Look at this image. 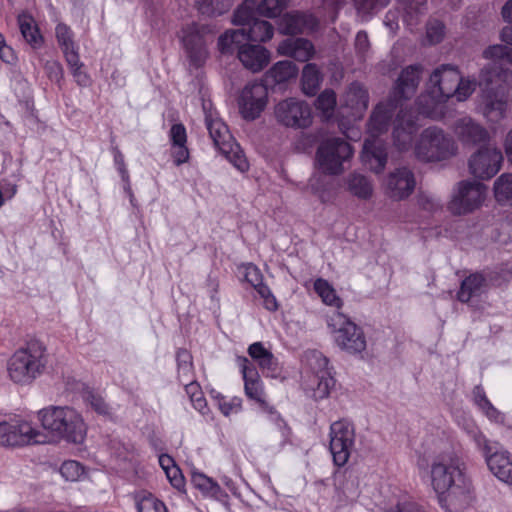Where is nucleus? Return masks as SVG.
I'll return each mask as SVG.
<instances>
[{
	"label": "nucleus",
	"mask_w": 512,
	"mask_h": 512,
	"mask_svg": "<svg viewBox=\"0 0 512 512\" xmlns=\"http://www.w3.org/2000/svg\"><path fill=\"white\" fill-rule=\"evenodd\" d=\"M396 108L397 103L392 99L379 103L374 108L368 122L370 138L364 142L361 159L375 173L382 172L387 163L385 144L377 137L387 131L389 121Z\"/></svg>",
	"instance_id": "1"
},
{
	"label": "nucleus",
	"mask_w": 512,
	"mask_h": 512,
	"mask_svg": "<svg viewBox=\"0 0 512 512\" xmlns=\"http://www.w3.org/2000/svg\"><path fill=\"white\" fill-rule=\"evenodd\" d=\"M48 362L45 344L36 339L30 340L9 358L8 376L16 384L29 385L44 373Z\"/></svg>",
	"instance_id": "2"
},
{
	"label": "nucleus",
	"mask_w": 512,
	"mask_h": 512,
	"mask_svg": "<svg viewBox=\"0 0 512 512\" xmlns=\"http://www.w3.org/2000/svg\"><path fill=\"white\" fill-rule=\"evenodd\" d=\"M43 428L53 436L75 444L86 437L87 426L82 415L69 406H52L39 412Z\"/></svg>",
	"instance_id": "3"
},
{
	"label": "nucleus",
	"mask_w": 512,
	"mask_h": 512,
	"mask_svg": "<svg viewBox=\"0 0 512 512\" xmlns=\"http://www.w3.org/2000/svg\"><path fill=\"white\" fill-rule=\"evenodd\" d=\"M459 74L458 68L451 64H442L433 70L427 83L428 94L417 99L421 114L431 118L437 116L438 105L452 97Z\"/></svg>",
	"instance_id": "4"
},
{
	"label": "nucleus",
	"mask_w": 512,
	"mask_h": 512,
	"mask_svg": "<svg viewBox=\"0 0 512 512\" xmlns=\"http://www.w3.org/2000/svg\"><path fill=\"white\" fill-rule=\"evenodd\" d=\"M457 153L454 139L436 126L424 129L414 146L416 158L426 163L445 161Z\"/></svg>",
	"instance_id": "5"
},
{
	"label": "nucleus",
	"mask_w": 512,
	"mask_h": 512,
	"mask_svg": "<svg viewBox=\"0 0 512 512\" xmlns=\"http://www.w3.org/2000/svg\"><path fill=\"white\" fill-rule=\"evenodd\" d=\"M326 324L341 349L350 354L361 353L366 349V339L362 329L344 313H327Z\"/></svg>",
	"instance_id": "6"
},
{
	"label": "nucleus",
	"mask_w": 512,
	"mask_h": 512,
	"mask_svg": "<svg viewBox=\"0 0 512 512\" xmlns=\"http://www.w3.org/2000/svg\"><path fill=\"white\" fill-rule=\"evenodd\" d=\"M205 121L214 146L235 168L241 172L247 171L249 163L242 149L231 136L226 124L218 118H213L211 114L206 115Z\"/></svg>",
	"instance_id": "7"
},
{
	"label": "nucleus",
	"mask_w": 512,
	"mask_h": 512,
	"mask_svg": "<svg viewBox=\"0 0 512 512\" xmlns=\"http://www.w3.org/2000/svg\"><path fill=\"white\" fill-rule=\"evenodd\" d=\"M466 477L464 462L452 451L438 455L431 464V484L438 494Z\"/></svg>",
	"instance_id": "8"
},
{
	"label": "nucleus",
	"mask_w": 512,
	"mask_h": 512,
	"mask_svg": "<svg viewBox=\"0 0 512 512\" xmlns=\"http://www.w3.org/2000/svg\"><path fill=\"white\" fill-rule=\"evenodd\" d=\"M43 442V434L28 421L18 417L0 421V446L19 447Z\"/></svg>",
	"instance_id": "9"
},
{
	"label": "nucleus",
	"mask_w": 512,
	"mask_h": 512,
	"mask_svg": "<svg viewBox=\"0 0 512 512\" xmlns=\"http://www.w3.org/2000/svg\"><path fill=\"white\" fill-rule=\"evenodd\" d=\"M276 121L294 129H306L313 122L311 106L297 98H287L276 104L274 108Z\"/></svg>",
	"instance_id": "10"
},
{
	"label": "nucleus",
	"mask_w": 512,
	"mask_h": 512,
	"mask_svg": "<svg viewBox=\"0 0 512 512\" xmlns=\"http://www.w3.org/2000/svg\"><path fill=\"white\" fill-rule=\"evenodd\" d=\"M486 187L480 182L463 180L457 183L449 210L455 215H465L478 209L485 199Z\"/></svg>",
	"instance_id": "11"
},
{
	"label": "nucleus",
	"mask_w": 512,
	"mask_h": 512,
	"mask_svg": "<svg viewBox=\"0 0 512 512\" xmlns=\"http://www.w3.org/2000/svg\"><path fill=\"white\" fill-rule=\"evenodd\" d=\"M502 163V151L496 145L484 144L470 155L467 164L473 177L488 180L499 172Z\"/></svg>",
	"instance_id": "12"
},
{
	"label": "nucleus",
	"mask_w": 512,
	"mask_h": 512,
	"mask_svg": "<svg viewBox=\"0 0 512 512\" xmlns=\"http://www.w3.org/2000/svg\"><path fill=\"white\" fill-rule=\"evenodd\" d=\"M482 91L512 101V70L501 64L490 63L479 72Z\"/></svg>",
	"instance_id": "13"
},
{
	"label": "nucleus",
	"mask_w": 512,
	"mask_h": 512,
	"mask_svg": "<svg viewBox=\"0 0 512 512\" xmlns=\"http://www.w3.org/2000/svg\"><path fill=\"white\" fill-rule=\"evenodd\" d=\"M355 444V429L352 423L339 420L330 426V452L337 466L347 463Z\"/></svg>",
	"instance_id": "14"
},
{
	"label": "nucleus",
	"mask_w": 512,
	"mask_h": 512,
	"mask_svg": "<svg viewBox=\"0 0 512 512\" xmlns=\"http://www.w3.org/2000/svg\"><path fill=\"white\" fill-rule=\"evenodd\" d=\"M212 33L207 25L192 23L182 29L181 40L192 65L200 67L208 58L206 36Z\"/></svg>",
	"instance_id": "15"
},
{
	"label": "nucleus",
	"mask_w": 512,
	"mask_h": 512,
	"mask_svg": "<svg viewBox=\"0 0 512 512\" xmlns=\"http://www.w3.org/2000/svg\"><path fill=\"white\" fill-rule=\"evenodd\" d=\"M353 156V149L341 138H330L322 141V172L340 174L343 163Z\"/></svg>",
	"instance_id": "16"
},
{
	"label": "nucleus",
	"mask_w": 512,
	"mask_h": 512,
	"mask_svg": "<svg viewBox=\"0 0 512 512\" xmlns=\"http://www.w3.org/2000/svg\"><path fill=\"white\" fill-rule=\"evenodd\" d=\"M438 495L441 506L448 512H463L473 500L472 482L468 477L459 478V482Z\"/></svg>",
	"instance_id": "17"
},
{
	"label": "nucleus",
	"mask_w": 512,
	"mask_h": 512,
	"mask_svg": "<svg viewBox=\"0 0 512 512\" xmlns=\"http://www.w3.org/2000/svg\"><path fill=\"white\" fill-rule=\"evenodd\" d=\"M267 87L259 82L247 84L242 90L239 99V108L242 116L247 120H254L260 116L267 104Z\"/></svg>",
	"instance_id": "18"
},
{
	"label": "nucleus",
	"mask_w": 512,
	"mask_h": 512,
	"mask_svg": "<svg viewBox=\"0 0 512 512\" xmlns=\"http://www.w3.org/2000/svg\"><path fill=\"white\" fill-rule=\"evenodd\" d=\"M417 130L418 125L414 113L401 108L393 123V141L398 150L406 151L411 147L413 136Z\"/></svg>",
	"instance_id": "19"
},
{
	"label": "nucleus",
	"mask_w": 512,
	"mask_h": 512,
	"mask_svg": "<svg viewBox=\"0 0 512 512\" xmlns=\"http://www.w3.org/2000/svg\"><path fill=\"white\" fill-rule=\"evenodd\" d=\"M453 132L463 145L475 146L485 144L490 140L488 130L482 124L468 116L455 121Z\"/></svg>",
	"instance_id": "20"
},
{
	"label": "nucleus",
	"mask_w": 512,
	"mask_h": 512,
	"mask_svg": "<svg viewBox=\"0 0 512 512\" xmlns=\"http://www.w3.org/2000/svg\"><path fill=\"white\" fill-rule=\"evenodd\" d=\"M511 103L512 101L481 90L478 109L487 122L497 124L507 118Z\"/></svg>",
	"instance_id": "21"
},
{
	"label": "nucleus",
	"mask_w": 512,
	"mask_h": 512,
	"mask_svg": "<svg viewBox=\"0 0 512 512\" xmlns=\"http://www.w3.org/2000/svg\"><path fill=\"white\" fill-rule=\"evenodd\" d=\"M416 181L413 172L406 168H398L387 180V193L394 200L407 198L415 189Z\"/></svg>",
	"instance_id": "22"
},
{
	"label": "nucleus",
	"mask_w": 512,
	"mask_h": 512,
	"mask_svg": "<svg viewBox=\"0 0 512 512\" xmlns=\"http://www.w3.org/2000/svg\"><path fill=\"white\" fill-rule=\"evenodd\" d=\"M421 73V65H410L401 71L393 90L395 103L401 99H409L415 94L420 83Z\"/></svg>",
	"instance_id": "23"
},
{
	"label": "nucleus",
	"mask_w": 512,
	"mask_h": 512,
	"mask_svg": "<svg viewBox=\"0 0 512 512\" xmlns=\"http://www.w3.org/2000/svg\"><path fill=\"white\" fill-rule=\"evenodd\" d=\"M238 59L246 69L258 73L269 64L271 54L263 46L244 43L239 47Z\"/></svg>",
	"instance_id": "24"
},
{
	"label": "nucleus",
	"mask_w": 512,
	"mask_h": 512,
	"mask_svg": "<svg viewBox=\"0 0 512 512\" xmlns=\"http://www.w3.org/2000/svg\"><path fill=\"white\" fill-rule=\"evenodd\" d=\"M277 53L299 62H307L314 56L315 48L307 39L287 38L279 43Z\"/></svg>",
	"instance_id": "25"
},
{
	"label": "nucleus",
	"mask_w": 512,
	"mask_h": 512,
	"mask_svg": "<svg viewBox=\"0 0 512 512\" xmlns=\"http://www.w3.org/2000/svg\"><path fill=\"white\" fill-rule=\"evenodd\" d=\"M244 279L251 284L263 300V305L270 311L278 308L277 301L270 288L263 283V276L259 268L251 263L243 266Z\"/></svg>",
	"instance_id": "26"
},
{
	"label": "nucleus",
	"mask_w": 512,
	"mask_h": 512,
	"mask_svg": "<svg viewBox=\"0 0 512 512\" xmlns=\"http://www.w3.org/2000/svg\"><path fill=\"white\" fill-rule=\"evenodd\" d=\"M241 370L246 396L259 403L266 411L274 413L273 407L269 406L265 401L263 385L257 373L248 365V360L246 358L244 359V364L242 365Z\"/></svg>",
	"instance_id": "27"
},
{
	"label": "nucleus",
	"mask_w": 512,
	"mask_h": 512,
	"mask_svg": "<svg viewBox=\"0 0 512 512\" xmlns=\"http://www.w3.org/2000/svg\"><path fill=\"white\" fill-rule=\"evenodd\" d=\"M368 90L359 82H353L347 88L343 96V105L351 109L353 117H361L368 108Z\"/></svg>",
	"instance_id": "28"
},
{
	"label": "nucleus",
	"mask_w": 512,
	"mask_h": 512,
	"mask_svg": "<svg viewBox=\"0 0 512 512\" xmlns=\"http://www.w3.org/2000/svg\"><path fill=\"white\" fill-rule=\"evenodd\" d=\"M486 463L498 480L512 486V454L508 451H495Z\"/></svg>",
	"instance_id": "29"
},
{
	"label": "nucleus",
	"mask_w": 512,
	"mask_h": 512,
	"mask_svg": "<svg viewBox=\"0 0 512 512\" xmlns=\"http://www.w3.org/2000/svg\"><path fill=\"white\" fill-rule=\"evenodd\" d=\"M301 90L308 97H317L320 100V69L315 63H307L301 74Z\"/></svg>",
	"instance_id": "30"
},
{
	"label": "nucleus",
	"mask_w": 512,
	"mask_h": 512,
	"mask_svg": "<svg viewBox=\"0 0 512 512\" xmlns=\"http://www.w3.org/2000/svg\"><path fill=\"white\" fill-rule=\"evenodd\" d=\"M310 27V17L300 12L283 15L279 23V31L284 35L303 33Z\"/></svg>",
	"instance_id": "31"
},
{
	"label": "nucleus",
	"mask_w": 512,
	"mask_h": 512,
	"mask_svg": "<svg viewBox=\"0 0 512 512\" xmlns=\"http://www.w3.org/2000/svg\"><path fill=\"white\" fill-rule=\"evenodd\" d=\"M486 288L487 282L484 276L475 273L462 281L457 297L461 302H468L472 297L479 296Z\"/></svg>",
	"instance_id": "32"
},
{
	"label": "nucleus",
	"mask_w": 512,
	"mask_h": 512,
	"mask_svg": "<svg viewBox=\"0 0 512 512\" xmlns=\"http://www.w3.org/2000/svg\"><path fill=\"white\" fill-rule=\"evenodd\" d=\"M18 25L24 40L34 49L41 47L43 37L34 19L27 14H20L18 16Z\"/></svg>",
	"instance_id": "33"
},
{
	"label": "nucleus",
	"mask_w": 512,
	"mask_h": 512,
	"mask_svg": "<svg viewBox=\"0 0 512 512\" xmlns=\"http://www.w3.org/2000/svg\"><path fill=\"white\" fill-rule=\"evenodd\" d=\"M245 28L228 30L218 38V49L221 54H232L239 47L244 45Z\"/></svg>",
	"instance_id": "34"
},
{
	"label": "nucleus",
	"mask_w": 512,
	"mask_h": 512,
	"mask_svg": "<svg viewBox=\"0 0 512 512\" xmlns=\"http://www.w3.org/2000/svg\"><path fill=\"white\" fill-rule=\"evenodd\" d=\"M397 3L403 10V21L413 27L425 13L427 0H397Z\"/></svg>",
	"instance_id": "35"
},
{
	"label": "nucleus",
	"mask_w": 512,
	"mask_h": 512,
	"mask_svg": "<svg viewBox=\"0 0 512 512\" xmlns=\"http://www.w3.org/2000/svg\"><path fill=\"white\" fill-rule=\"evenodd\" d=\"M274 35V27L265 20L255 19L245 28V41L266 42Z\"/></svg>",
	"instance_id": "36"
},
{
	"label": "nucleus",
	"mask_w": 512,
	"mask_h": 512,
	"mask_svg": "<svg viewBox=\"0 0 512 512\" xmlns=\"http://www.w3.org/2000/svg\"><path fill=\"white\" fill-rule=\"evenodd\" d=\"M298 67L289 60H282L275 63L267 72V77L274 83H284L296 77Z\"/></svg>",
	"instance_id": "37"
},
{
	"label": "nucleus",
	"mask_w": 512,
	"mask_h": 512,
	"mask_svg": "<svg viewBox=\"0 0 512 512\" xmlns=\"http://www.w3.org/2000/svg\"><path fill=\"white\" fill-rule=\"evenodd\" d=\"M495 199L502 205H512V173L500 175L494 182Z\"/></svg>",
	"instance_id": "38"
},
{
	"label": "nucleus",
	"mask_w": 512,
	"mask_h": 512,
	"mask_svg": "<svg viewBox=\"0 0 512 512\" xmlns=\"http://www.w3.org/2000/svg\"><path fill=\"white\" fill-rule=\"evenodd\" d=\"M138 512H168L165 504L150 492L140 491L134 496Z\"/></svg>",
	"instance_id": "39"
},
{
	"label": "nucleus",
	"mask_w": 512,
	"mask_h": 512,
	"mask_svg": "<svg viewBox=\"0 0 512 512\" xmlns=\"http://www.w3.org/2000/svg\"><path fill=\"white\" fill-rule=\"evenodd\" d=\"M349 191L361 199H368L372 196L373 187L370 181L363 175L351 174L347 179Z\"/></svg>",
	"instance_id": "40"
},
{
	"label": "nucleus",
	"mask_w": 512,
	"mask_h": 512,
	"mask_svg": "<svg viewBox=\"0 0 512 512\" xmlns=\"http://www.w3.org/2000/svg\"><path fill=\"white\" fill-rule=\"evenodd\" d=\"M191 481L195 488L211 497H219L222 494V489L218 483L201 472L193 471Z\"/></svg>",
	"instance_id": "41"
},
{
	"label": "nucleus",
	"mask_w": 512,
	"mask_h": 512,
	"mask_svg": "<svg viewBox=\"0 0 512 512\" xmlns=\"http://www.w3.org/2000/svg\"><path fill=\"white\" fill-rule=\"evenodd\" d=\"M189 382L185 384V391L193 407L198 410L203 416H209L210 410L207 407L206 399L204 398L203 392L199 386V384L195 381L188 380Z\"/></svg>",
	"instance_id": "42"
},
{
	"label": "nucleus",
	"mask_w": 512,
	"mask_h": 512,
	"mask_svg": "<svg viewBox=\"0 0 512 512\" xmlns=\"http://www.w3.org/2000/svg\"><path fill=\"white\" fill-rule=\"evenodd\" d=\"M322 302L329 308L327 311H322L326 316L327 313L333 314L341 312L343 300L337 294L336 290L327 282L322 280Z\"/></svg>",
	"instance_id": "43"
},
{
	"label": "nucleus",
	"mask_w": 512,
	"mask_h": 512,
	"mask_svg": "<svg viewBox=\"0 0 512 512\" xmlns=\"http://www.w3.org/2000/svg\"><path fill=\"white\" fill-rule=\"evenodd\" d=\"M232 0H195L198 10L208 16L225 13L231 6Z\"/></svg>",
	"instance_id": "44"
},
{
	"label": "nucleus",
	"mask_w": 512,
	"mask_h": 512,
	"mask_svg": "<svg viewBox=\"0 0 512 512\" xmlns=\"http://www.w3.org/2000/svg\"><path fill=\"white\" fill-rule=\"evenodd\" d=\"M178 377L181 382L193 378L192 356L185 349H179L176 354Z\"/></svg>",
	"instance_id": "45"
},
{
	"label": "nucleus",
	"mask_w": 512,
	"mask_h": 512,
	"mask_svg": "<svg viewBox=\"0 0 512 512\" xmlns=\"http://www.w3.org/2000/svg\"><path fill=\"white\" fill-rule=\"evenodd\" d=\"M212 397L216 400L217 406L224 416L238 413L242 408V399L239 397L228 399L219 392H212Z\"/></svg>",
	"instance_id": "46"
},
{
	"label": "nucleus",
	"mask_w": 512,
	"mask_h": 512,
	"mask_svg": "<svg viewBox=\"0 0 512 512\" xmlns=\"http://www.w3.org/2000/svg\"><path fill=\"white\" fill-rule=\"evenodd\" d=\"M289 0H262L258 5L261 15L268 18H276L288 7Z\"/></svg>",
	"instance_id": "47"
},
{
	"label": "nucleus",
	"mask_w": 512,
	"mask_h": 512,
	"mask_svg": "<svg viewBox=\"0 0 512 512\" xmlns=\"http://www.w3.org/2000/svg\"><path fill=\"white\" fill-rule=\"evenodd\" d=\"M253 0H245L242 5H240L234 12L233 15V24L240 25L245 28V26H249L255 18L253 17Z\"/></svg>",
	"instance_id": "48"
},
{
	"label": "nucleus",
	"mask_w": 512,
	"mask_h": 512,
	"mask_svg": "<svg viewBox=\"0 0 512 512\" xmlns=\"http://www.w3.org/2000/svg\"><path fill=\"white\" fill-rule=\"evenodd\" d=\"M477 82L474 78H464L459 74V81L454 88L452 97L457 101H466L476 90Z\"/></svg>",
	"instance_id": "49"
},
{
	"label": "nucleus",
	"mask_w": 512,
	"mask_h": 512,
	"mask_svg": "<svg viewBox=\"0 0 512 512\" xmlns=\"http://www.w3.org/2000/svg\"><path fill=\"white\" fill-rule=\"evenodd\" d=\"M82 398L84 403L98 414L105 415L109 412L108 405L99 393L91 389H85Z\"/></svg>",
	"instance_id": "50"
},
{
	"label": "nucleus",
	"mask_w": 512,
	"mask_h": 512,
	"mask_svg": "<svg viewBox=\"0 0 512 512\" xmlns=\"http://www.w3.org/2000/svg\"><path fill=\"white\" fill-rule=\"evenodd\" d=\"M470 435L476 446L482 451L486 461L495 451H498L499 443L488 440L481 431L473 430Z\"/></svg>",
	"instance_id": "51"
},
{
	"label": "nucleus",
	"mask_w": 512,
	"mask_h": 512,
	"mask_svg": "<svg viewBox=\"0 0 512 512\" xmlns=\"http://www.w3.org/2000/svg\"><path fill=\"white\" fill-rule=\"evenodd\" d=\"M84 470L77 461H65L60 467V474L67 481H77L83 475Z\"/></svg>",
	"instance_id": "52"
},
{
	"label": "nucleus",
	"mask_w": 512,
	"mask_h": 512,
	"mask_svg": "<svg viewBox=\"0 0 512 512\" xmlns=\"http://www.w3.org/2000/svg\"><path fill=\"white\" fill-rule=\"evenodd\" d=\"M55 34L62 51L76 47L73 41V33L67 25L59 23L56 26Z\"/></svg>",
	"instance_id": "53"
},
{
	"label": "nucleus",
	"mask_w": 512,
	"mask_h": 512,
	"mask_svg": "<svg viewBox=\"0 0 512 512\" xmlns=\"http://www.w3.org/2000/svg\"><path fill=\"white\" fill-rule=\"evenodd\" d=\"M390 0H354L357 11L363 16H368L374 11L389 4Z\"/></svg>",
	"instance_id": "54"
},
{
	"label": "nucleus",
	"mask_w": 512,
	"mask_h": 512,
	"mask_svg": "<svg viewBox=\"0 0 512 512\" xmlns=\"http://www.w3.org/2000/svg\"><path fill=\"white\" fill-rule=\"evenodd\" d=\"M511 47H508L504 44H494L488 46L482 52L483 58L487 60H500V59H508V54Z\"/></svg>",
	"instance_id": "55"
},
{
	"label": "nucleus",
	"mask_w": 512,
	"mask_h": 512,
	"mask_svg": "<svg viewBox=\"0 0 512 512\" xmlns=\"http://www.w3.org/2000/svg\"><path fill=\"white\" fill-rule=\"evenodd\" d=\"M319 136L318 133H303L298 141V147L303 150H308L313 146H316L315 151V162L320 161V145L318 144Z\"/></svg>",
	"instance_id": "56"
},
{
	"label": "nucleus",
	"mask_w": 512,
	"mask_h": 512,
	"mask_svg": "<svg viewBox=\"0 0 512 512\" xmlns=\"http://www.w3.org/2000/svg\"><path fill=\"white\" fill-rule=\"evenodd\" d=\"M427 39L431 44H437L444 38L445 27L444 24L438 20H433L427 26Z\"/></svg>",
	"instance_id": "57"
},
{
	"label": "nucleus",
	"mask_w": 512,
	"mask_h": 512,
	"mask_svg": "<svg viewBox=\"0 0 512 512\" xmlns=\"http://www.w3.org/2000/svg\"><path fill=\"white\" fill-rule=\"evenodd\" d=\"M322 120L330 119L335 106H336V95L332 90L322 91Z\"/></svg>",
	"instance_id": "58"
},
{
	"label": "nucleus",
	"mask_w": 512,
	"mask_h": 512,
	"mask_svg": "<svg viewBox=\"0 0 512 512\" xmlns=\"http://www.w3.org/2000/svg\"><path fill=\"white\" fill-rule=\"evenodd\" d=\"M263 373H267L268 376L275 377L278 372V363L273 354L270 352L266 354V357L258 362Z\"/></svg>",
	"instance_id": "59"
},
{
	"label": "nucleus",
	"mask_w": 512,
	"mask_h": 512,
	"mask_svg": "<svg viewBox=\"0 0 512 512\" xmlns=\"http://www.w3.org/2000/svg\"><path fill=\"white\" fill-rule=\"evenodd\" d=\"M170 139L172 145L186 144V129L182 124H174L170 129Z\"/></svg>",
	"instance_id": "60"
},
{
	"label": "nucleus",
	"mask_w": 512,
	"mask_h": 512,
	"mask_svg": "<svg viewBox=\"0 0 512 512\" xmlns=\"http://www.w3.org/2000/svg\"><path fill=\"white\" fill-rule=\"evenodd\" d=\"M45 70L51 80L59 82L63 78V68L57 61H47Z\"/></svg>",
	"instance_id": "61"
},
{
	"label": "nucleus",
	"mask_w": 512,
	"mask_h": 512,
	"mask_svg": "<svg viewBox=\"0 0 512 512\" xmlns=\"http://www.w3.org/2000/svg\"><path fill=\"white\" fill-rule=\"evenodd\" d=\"M355 48L357 53L362 57H364L366 53L369 51L370 42L366 32L360 31L357 33L355 38Z\"/></svg>",
	"instance_id": "62"
},
{
	"label": "nucleus",
	"mask_w": 512,
	"mask_h": 512,
	"mask_svg": "<svg viewBox=\"0 0 512 512\" xmlns=\"http://www.w3.org/2000/svg\"><path fill=\"white\" fill-rule=\"evenodd\" d=\"M63 53L65 55L66 62L71 71H73L74 69H78L79 67H83V63L80 61L76 47L63 50Z\"/></svg>",
	"instance_id": "63"
},
{
	"label": "nucleus",
	"mask_w": 512,
	"mask_h": 512,
	"mask_svg": "<svg viewBox=\"0 0 512 512\" xmlns=\"http://www.w3.org/2000/svg\"><path fill=\"white\" fill-rule=\"evenodd\" d=\"M172 156L174 159V163L179 166L189 159V151L185 144L181 145H173Z\"/></svg>",
	"instance_id": "64"
}]
</instances>
